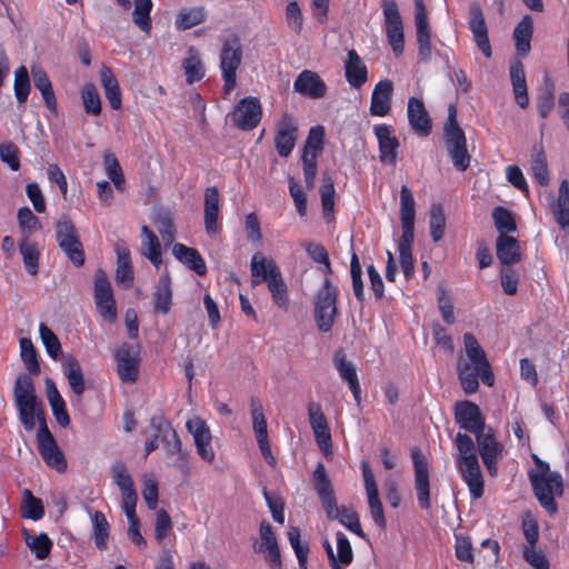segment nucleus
<instances>
[{"label":"nucleus","instance_id":"25","mask_svg":"<svg viewBox=\"0 0 569 569\" xmlns=\"http://www.w3.org/2000/svg\"><path fill=\"white\" fill-rule=\"evenodd\" d=\"M327 89V84L321 77L311 70L301 71L293 82V90L296 92L311 99L323 98Z\"/></svg>","mask_w":569,"mask_h":569},{"label":"nucleus","instance_id":"58","mask_svg":"<svg viewBox=\"0 0 569 569\" xmlns=\"http://www.w3.org/2000/svg\"><path fill=\"white\" fill-rule=\"evenodd\" d=\"M81 99L86 113L99 116L101 113V100L93 83H86L81 89Z\"/></svg>","mask_w":569,"mask_h":569},{"label":"nucleus","instance_id":"28","mask_svg":"<svg viewBox=\"0 0 569 569\" xmlns=\"http://www.w3.org/2000/svg\"><path fill=\"white\" fill-rule=\"evenodd\" d=\"M496 254L502 267H512L522 259L521 247L512 236H498L496 239Z\"/></svg>","mask_w":569,"mask_h":569},{"label":"nucleus","instance_id":"63","mask_svg":"<svg viewBox=\"0 0 569 569\" xmlns=\"http://www.w3.org/2000/svg\"><path fill=\"white\" fill-rule=\"evenodd\" d=\"M337 540V553L335 555V560L338 563H342L343 566H349L353 561V550L348 537L338 531L336 533Z\"/></svg>","mask_w":569,"mask_h":569},{"label":"nucleus","instance_id":"48","mask_svg":"<svg viewBox=\"0 0 569 569\" xmlns=\"http://www.w3.org/2000/svg\"><path fill=\"white\" fill-rule=\"evenodd\" d=\"M22 261L28 273L36 276L39 270L40 251L38 244L24 237L18 244Z\"/></svg>","mask_w":569,"mask_h":569},{"label":"nucleus","instance_id":"27","mask_svg":"<svg viewBox=\"0 0 569 569\" xmlns=\"http://www.w3.org/2000/svg\"><path fill=\"white\" fill-rule=\"evenodd\" d=\"M393 83L389 79L380 80L373 88L370 101V113L377 117H385L391 109Z\"/></svg>","mask_w":569,"mask_h":569},{"label":"nucleus","instance_id":"50","mask_svg":"<svg viewBox=\"0 0 569 569\" xmlns=\"http://www.w3.org/2000/svg\"><path fill=\"white\" fill-rule=\"evenodd\" d=\"M492 220L498 231V236H509L517 231L515 216L505 207H496L492 211Z\"/></svg>","mask_w":569,"mask_h":569},{"label":"nucleus","instance_id":"5","mask_svg":"<svg viewBox=\"0 0 569 569\" xmlns=\"http://www.w3.org/2000/svg\"><path fill=\"white\" fill-rule=\"evenodd\" d=\"M252 286L267 282L272 301L282 310L289 308L288 287L274 260L267 259L262 252H256L250 262Z\"/></svg>","mask_w":569,"mask_h":569},{"label":"nucleus","instance_id":"40","mask_svg":"<svg viewBox=\"0 0 569 569\" xmlns=\"http://www.w3.org/2000/svg\"><path fill=\"white\" fill-rule=\"evenodd\" d=\"M31 74L34 87L41 92L46 107L50 111L57 112V99L47 72L41 67H32Z\"/></svg>","mask_w":569,"mask_h":569},{"label":"nucleus","instance_id":"3","mask_svg":"<svg viewBox=\"0 0 569 569\" xmlns=\"http://www.w3.org/2000/svg\"><path fill=\"white\" fill-rule=\"evenodd\" d=\"M13 397L19 420L26 431H32L36 421L39 425L38 430L48 429L46 411L41 400L37 397L34 383L30 376L21 373L17 377Z\"/></svg>","mask_w":569,"mask_h":569},{"label":"nucleus","instance_id":"45","mask_svg":"<svg viewBox=\"0 0 569 569\" xmlns=\"http://www.w3.org/2000/svg\"><path fill=\"white\" fill-rule=\"evenodd\" d=\"M479 455L481 459L485 458H501L502 445L497 440L491 428L486 432L481 431L476 436Z\"/></svg>","mask_w":569,"mask_h":569},{"label":"nucleus","instance_id":"55","mask_svg":"<svg viewBox=\"0 0 569 569\" xmlns=\"http://www.w3.org/2000/svg\"><path fill=\"white\" fill-rule=\"evenodd\" d=\"M21 516L33 521H38L44 516V508L41 499L34 497L29 489L23 490Z\"/></svg>","mask_w":569,"mask_h":569},{"label":"nucleus","instance_id":"61","mask_svg":"<svg viewBox=\"0 0 569 569\" xmlns=\"http://www.w3.org/2000/svg\"><path fill=\"white\" fill-rule=\"evenodd\" d=\"M39 333L47 353L53 359H59L62 353L61 343L56 333L44 323H40Z\"/></svg>","mask_w":569,"mask_h":569},{"label":"nucleus","instance_id":"41","mask_svg":"<svg viewBox=\"0 0 569 569\" xmlns=\"http://www.w3.org/2000/svg\"><path fill=\"white\" fill-rule=\"evenodd\" d=\"M62 372L66 376L68 383L74 395L81 397L84 393L86 385L79 361L69 356L62 362Z\"/></svg>","mask_w":569,"mask_h":569},{"label":"nucleus","instance_id":"12","mask_svg":"<svg viewBox=\"0 0 569 569\" xmlns=\"http://www.w3.org/2000/svg\"><path fill=\"white\" fill-rule=\"evenodd\" d=\"M411 458L413 465V485L417 495V502L422 510H428L431 507L429 466L425 456L418 448H413L411 450Z\"/></svg>","mask_w":569,"mask_h":569},{"label":"nucleus","instance_id":"15","mask_svg":"<svg viewBox=\"0 0 569 569\" xmlns=\"http://www.w3.org/2000/svg\"><path fill=\"white\" fill-rule=\"evenodd\" d=\"M455 421L463 430L477 436L486 428L485 417L479 406L469 400L455 403Z\"/></svg>","mask_w":569,"mask_h":569},{"label":"nucleus","instance_id":"35","mask_svg":"<svg viewBox=\"0 0 569 569\" xmlns=\"http://www.w3.org/2000/svg\"><path fill=\"white\" fill-rule=\"evenodd\" d=\"M99 78L110 107L119 110L122 104L121 90L111 68L103 64L99 70Z\"/></svg>","mask_w":569,"mask_h":569},{"label":"nucleus","instance_id":"43","mask_svg":"<svg viewBox=\"0 0 569 569\" xmlns=\"http://www.w3.org/2000/svg\"><path fill=\"white\" fill-rule=\"evenodd\" d=\"M204 7L182 8L176 16L174 27L179 31L189 30L206 21Z\"/></svg>","mask_w":569,"mask_h":569},{"label":"nucleus","instance_id":"10","mask_svg":"<svg viewBox=\"0 0 569 569\" xmlns=\"http://www.w3.org/2000/svg\"><path fill=\"white\" fill-rule=\"evenodd\" d=\"M385 29L389 44L396 56L405 50L403 23L396 0H381Z\"/></svg>","mask_w":569,"mask_h":569},{"label":"nucleus","instance_id":"60","mask_svg":"<svg viewBox=\"0 0 569 569\" xmlns=\"http://www.w3.org/2000/svg\"><path fill=\"white\" fill-rule=\"evenodd\" d=\"M20 349H21V359L26 365V368L30 372V375H39L40 373V365L38 361L37 350L34 349L32 341L28 338H22L20 340Z\"/></svg>","mask_w":569,"mask_h":569},{"label":"nucleus","instance_id":"57","mask_svg":"<svg viewBox=\"0 0 569 569\" xmlns=\"http://www.w3.org/2000/svg\"><path fill=\"white\" fill-rule=\"evenodd\" d=\"M103 162L108 178L113 182L116 189L122 192L124 190L126 180L118 159L112 153H104Z\"/></svg>","mask_w":569,"mask_h":569},{"label":"nucleus","instance_id":"7","mask_svg":"<svg viewBox=\"0 0 569 569\" xmlns=\"http://www.w3.org/2000/svg\"><path fill=\"white\" fill-rule=\"evenodd\" d=\"M339 289L330 278H325L313 297V318L320 332L331 331L338 316Z\"/></svg>","mask_w":569,"mask_h":569},{"label":"nucleus","instance_id":"23","mask_svg":"<svg viewBox=\"0 0 569 569\" xmlns=\"http://www.w3.org/2000/svg\"><path fill=\"white\" fill-rule=\"evenodd\" d=\"M407 117L411 129L419 137H428L432 130V120L421 99L410 97L407 104Z\"/></svg>","mask_w":569,"mask_h":569},{"label":"nucleus","instance_id":"37","mask_svg":"<svg viewBox=\"0 0 569 569\" xmlns=\"http://www.w3.org/2000/svg\"><path fill=\"white\" fill-rule=\"evenodd\" d=\"M556 222L562 230H569V182L563 179L558 189V197L551 203Z\"/></svg>","mask_w":569,"mask_h":569},{"label":"nucleus","instance_id":"53","mask_svg":"<svg viewBox=\"0 0 569 569\" xmlns=\"http://www.w3.org/2000/svg\"><path fill=\"white\" fill-rule=\"evenodd\" d=\"M430 236L435 242L443 238L446 229V216L442 204L433 203L429 212Z\"/></svg>","mask_w":569,"mask_h":569},{"label":"nucleus","instance_id":"22","mask_svg":"<svg viewBox=\"0 0 569 569\" xmlns=\"http://www.w3.org/2000/svg\"><path fill=\"white\" fill-rule=\"evenodd\" d=\"M259 535L261 541L259 546L256 547V551L263 553L264 560L271 569H281L280 549L272 526L263 520L259 527Z\"/></svg>","mask_w":569,"mask_h":569},{"label":"nucleus","instance_id":"56","mask_svg":"<svg viewBox=\"0 0 569 569\" xmlns=\"http://www.w3.org/2000/svg\"><path fill=\"white\" fill-rule=\"evenodd\" d=\"M288 540L292 547L298 560L300 569H307L309 545L301 541L300 529L298 527H290L288 530Z\"/></svg>","mask_w":569,"mask_h":569},{"label":"nucleus","instance_id":"34","mask_svg":"<svg viewBox=\"0 0 569 569\" xmlns=\"http://www.w3.org/2000/svg\"><path fill=\"white\" fill-rule=\"evenodd\" d=\"M46 392L47 399L51 407L52 415L61 427H68L70 423V417L66 408V402L61 397L59 390L56 387L54 381L51 378L46 379Z\"/></svg>","mask_w":569,"mask_h":569},{"label":"nucleus","instance_id":"18","mask_svg":"<svg viewBox=\"0 0 569 569\" xmlns=\"http://www.w3.org/2000/svg\"><path fill=\"white\" fill-rule=\"evenodd\" d=\"M186 428L193 437L196 450L199 457L203 461L212 463L214 461L216 453L211 446V431L206 421L200 417H193L186 422Z\"/></svg>","mask_w":569,"mask_h":569},{"label":"nucleus","instance_id":"49","mask_svg":"<svg viewBox=\"0 0 569 569\" xmlns=\"http://www.w3.org/2000/svg\"><path fill=\"white\" fill-rule=\"evenodd\" d=\"M152 8V0H134L132 21L141 31L146 33H150L152 29V20L150 16Z\"/></svg>","mask_w":569,"mask_h":569},{"label":"nucleus","instance_id":"38","mask_svg":"<svg viewBox=\"0 0 569 569\" xmlns=\"http://www.w3.org/2000/svg\"><path fill=\"white\" fill-rule=\"evenodd\" d=\"M533 34V20L530 14H526L517 23L513 30V40L517 53L526 57L531 49V38Z\"/></svg>","mask_w":569,"mask_h":569},{"label":"nucleus","instance_id":"64","mask_svg":"<svg viewBox=\"0 0 569 569\" xmlns=\"http://www.w3.org/2000/svg\"><path fill=\"white\" fill-rule=\"evenodd\" d=\"M523 559L535 569H549L550 563L540 549H536V545H525L522 548Z\"/></svg>","mask_w":569,"mask_h":569},{"label":"nucleus","instance_id":"24","mask_svg":"<svg viewBox=\"0 0 569 569\" xmlns=\"http://www.w3.org/2000/svg\"><path fill=\"white\" fill-rule=\"evenodd\" d=\"M332 362L339 373V377L347 382L355 401L359 405L361 401V386L356 366L351 361L347 360L346 352L342 349L335 351Z\"/></svg>","mask_w":569,"mask_h":569},{"label":"nucleus","instance_id":"33","mask_svg":"<svg viewBox=\"0 0 569 569\" xmlns=\"http://www.w3.org/2000/svg\"><path fill=\"white\" fill-rule=\"evenodd\" d=\"M153 311L160 315H168L172 307V288L169 274H163L152 292Z\"/></svg>","mask_w":569,"mask_h":569},{"label":"nucleus","instance_id":"30","mask_svg":"<svg viewBox=\"0 0 569 569\" xmlns=\"http://www.w3.org/2000/svg\"><path fill=\"white\" fill-rule=\"evenodd\" d=\"M172 253L179 262L194 271L198 276L207 273L206 261L197 249L177 242L172 247Z\"/></svg>","mask_w":569,"mask_h":569},{"label":"nucleus","instance_id":"19","mask_svg":"<svg viewBox=\"0 0 569 569\" xmlns=\"http://www.w3.org/2000/svg\"><path fill=\"white\" fill-rule=\"evenodd\" d=\"M298 139V124L293 117L289 113H283L277 124L274 134V148L281 158H288Z\"/></svg>","mask_w":569,"mask_h":569},{"label":"nucleus","instance_id":"39","mask_svg":"<svg viewBox=\"0 0 569 569\" xmlns=\"http://www.w3.org/2000/svg\"><path fill=\"white\" fill-rule=\"evenodd\" d=\"M116 253V281L119 284H122L126 289H129L132 287L134 280L130 251L127 247L117 246Z\"/></svg>","mask_w":569,"mask_h":569},{"label":"nucleus","instance_id":"32","mask_svg":"<svg viewBox=\"0 0 569 569\" xmlns=\"http://www.w3.org/2000/svg\"><path fill=\"white\" fill-rule=\"evenodd\" d=\"M509 72L515 100L520 108L526 109L529 106V97L522 62L520 60H515L510 64Z\"/></svg>","mask_w":569,"mask_h":569},{"label":"nucleus","instance_id":"13","mask_svg":"<svg viewBox=\"0 0 569 569\" xmlns=\"http://www.w3.org/2000/svg\"><path fill=\"white\" fill-rule=\"evenodd\" d=\"M443 141L453 167L458 171H466L470 167L471 157L467 149V138L462 128L443 130Z\"/></svg>","mask_w":569,"mask_h":569},{"label":"nucleus","instance_id":"46","mask_svg":"<svg viewBox=\"0 0 569 569\" xmlns=\"http://www.w3.org/2000/svg\"><path fill=\"white\" fill-rule=\"evenodd\" d=\"M182 68L188 84L198 82L204 77V67L196 48L188 49V57L183 59Z\"/></svg>","mask_w":569,"mask_h":569},{"label":"nucleus","instance_id":"52","mask_svg":"<svg viewBox=\"0 0 569 569\" xmlns=\"http://www.w3.org/2000/svg\"><path fill=\"white\" fill-rule=\"evenodd\" d=\"M154 224L161 234L163 242L166 244H171L176 238V227L172 214L166 209L158 210L154 216Z\"/></svg>","mask_w":569,"mask_h":569},{"label":"nucleus","instance_id":"36","mask_svg":"<svg viewBox=\"0 0 569 569\" xmlns=\"http://www.w3.org/2000/svg\"><path fill=\"white\" fill-rule=\"evenodd\" d=\"M416 202L411 190L406 186L400 189V221L402 233H415Z\"/></svg>","mask_w":569,"mask_h":569},{"label":"nucleus","instance_id":"9","mask_svg":"<svg viewBox=\"0 0 569 569\" xmlns=\"http://www.w3.org/2000/svg\"><path fill=\"white\" fill-rule=\"evenodd\" d=\"M56 238L60 249L68 259L76 266L84 264L83 246L77 234V230L72 221L68 218L57 221Z\"/></svg>","mask_w":569,"mask_h":569},{"label":"nucleus","instance_id":"29","mask_svg":"<svg viewBox=\"0 0 569 569\" xmlns=\"http://www.w3.org/2000/svg\"><path fill=\"white\" fill-rule=\"evenodd\" d=\"M345 77L350 87L355 89H360L368 80V68L353 49L347 53Z\"/></svg>","mask_w":569,"mask_h":569},{"label":"nucleus","instance_id":"31","mask_svg":"<svg viewBox=\"0 0 569 569\" xmlns=\"http://www.w3.org/2000/svg\"><path fill=\"white\" fill-rule=\"evenodd\" d=\"M220 193L217 187H208L204 191V228L213 234L219 230Z\"/></svg>","mask_w":569,"mask_h":569},{"label":"nucleus","instance_id":"16","mask_svg":"<svg viewBox=\"0 0 569 569\" xmlns=\"http://www.w3.org/2000/svg\"><path fill=\"white\" fill-rule=\"evenodd\" d=\"M38 451L42 457L46 465L58 472H63L67 469V461L63 452L57 445L52 433L48 429L37 430Z\"/></svg>","mask_w":569,"mask_h":569},{"label":"nucleus","instance_id":"8","mask_svg":"<svg viewBox=\"0 0 569 569\" xmlns=\"http://www.w3.org/2000/svg\"><path fill=\"white\" fill-rule=\"evenodd\" d=\"M242 62L240 38L232 34L223 41L220 51V70L223 80V94L228 96L237 86V70Z\"/></svg>","mask_w":569,"mask_h":569},{"label":"nucleus","instance_id":"4","mask_svg":"<svg viewBox=\"0 0 569 569\" xmlns=\"http://www.w3.org/2000/svg\"><path fill=\"white\" fill-rule=\"evenodd\" d=\"M532 460L537 468L536 471L529 472L533 495L540 506L550 516H553L558 511L556 498H561L563 495V478L561 473L550 471L549 463L541 460L537 455L532 456Z\"/></svg>","mask_w":569,"mask_h":569},{"label":"nucleus","instance_id":"59","mask_svg":"<svg viewBox=\"0 0 569 569\" xmlns=\"http://www.w3.org/2000/svg\"><path fill=\"white\" fill-rule=\"evenodd\" d=\"M13 90L16 99L19 103L27 101L31 86L28 70L24 66L19 67L14 72Z\"/></svg>","mask_w":569,"mask_h":569},{"label":"nucleus","instance_id":"54","mask_svg":"<svg viewBox=\"0 0 569 569\" xmlns=\"http://www.w3.org/2000/svg\"><path fill=\"white\" fill-rule=\"evenodd\" d=\"M250 411L252 417V427L256 439L268 437V423L264 417L263 407L258 398L252 397L250 400Z\"/></svg>","mask_w":569,"mask_h":569},{"label":"nucleus","instance_id":"44","mask_svg":"<svg viewBox=\"0 0 569 569\" xmlns=\"http://www.w3.org/2000/svg\"><path fill=\"white\" fill-rule=\"evenodd\" d=\"M141 234L142 254L148 258L156 268H158L162 262L160 241L148 226H143L141 228Z\"/></svg>","mask_w":569,"mask_h":569},{"label":"nucleus","instance_id":"14","mask_svg":"<svg viewBox=\"0 0 569 569\" xmlns=\"http://www.w3.org/2000/svg\"><path fill=\"white\" fill-rule=\"evenodd\" d=\"M117 372L122 382L134 383L139 377L140 348L122 343L114 352Z\"/></svg>","mask_w":569,"mask_h":569},{"label":"nucleus","instance_id":"17","mask_svg":"<svg viewBox=\"0 0 569 569\" xmlns=\"http://www.w3.org/2000/svg\"><path fill=\"white\" fill-rule=\"evenodd\" d=\"M360 468L372 520L383 530L386 529L387 521L373 472L368 461H362Z\"/></svg>","mask_w":569,"mask_h":569},{"label":"nucleus","instance_id":"2","mask_svg":"<svg viewBox=\"0 0 569 569\" xmlns=\"http://www.w3.org/2000/svg\"><path fill=\"white\" fill-rule=\"evenodd\" d=\"M313 489L319 497L325 513L329 520H338L348 530L358 537L366 539V533L361 528L359 515L352 507L337 505V499L329 479L326 467L322 462H318L312 475Z\"/></svg>","mask_w":569,"mask_h":569},{"label":"nucleus","instance_id":"62","mask_svg":"<svg viewBox=\"0 0 569 569\" xmlns=\"http://www.w3.org/2000/svg\"><path fill=\"white\" fill-rule=\"evenodd\" d=\"M93 292H94V300H106L113 297V290L111 287V283L109 281V278L107 276V272L99 268L94 272L93 278Z\"/></svg>","mask_w":569,"mask_h":569},{"label":"nucleus","instance_id":"42","mask_svg":"<svg viewBox=\"0 0 569 569\" xmlns=\"http://www.w3.org/2000/svg\"><path fill=\"white\" fill-rule=\"evenodd\" d=\"M415 233H401L398 241L400 267L406 279H410L415 273V264L412 257V244Z\"/></svg>","mask_w":569,"mask_h":569},{"label":"nucleus","instance_id":"47","mask_svg":"<svg viewBox=\"0 0 569 569\" xmlns=\"http://www.w3.org/2000/svg\"><path fill=\"white\" fill-rule=\"evenodd\" d=\"M23 538L37 559L44 560L49 557L53 543L47 533L30 535L27 529H23Z\"/></svg>","mask_w":569,"mask_h":569},{"label":"nucleus","instance_id":"51","mask_svg":"<svg viewBox=\"0 0 569 569\" xmlns=\"http://www.w3.org/2000/svg\"><path fill=\"white\" fill-rule=\"evenodd\" d=\"M94 545L99 550H104L108 546L110 526L102 511L96 510L92 515Z\"/></svg>","mask_w":569,"mask_h":569},{"label":"nucleus","instance_id":"11","mask_svg":"<svg viewBox=\"0 0 569 569\" xmlns=\"http://www.w3.org/2000/svg\"><path fill=\"white\" fill-rule=\"evenodd\" d=\"M262 118V108L258 98L248 96L239 100L230 113L231 123L243 131L254 129Z\"/></svg>","mask_w":569,"mask_h":569},{"label":"nucleus","instance_id":"26","mask_svg":"<svg viewBox=\"0 0 569 569\" xmlns=\"http://www.w3.org/2000/svg\"><path fill=\"white\" fill-rule=\"evenodd\" d=\"M373 132L378 140L380 160L396 166L399 140L391 134V127L385 123L376 124Z\"/></svg>","mask_w":569,"mask_h":569},{"label":"nucleus","instance_id":"21","mask_svg":"<svg viewBox=\"0 0 569 569\" xmlns=\"http://www.w3.org/2000/svg\"><path fill=\"white\" fill-rule=\"evenodd\" d=\"M469 29L473 36L477 48L486 58L492 56V49L488 34V27L480 4L471 3L469 7Z\"/></svg>","mask_w":569,"mask_h":569},{"label":"nucleus","instance_id":"6","mask_svg":"<svg viewBox=\"0 0 569 569\" xmlns=\"http://www.w3.org/2000/svg\"><path fill=\"white\" fill-rule=\"evenodd\" d=\"M455 445L459 452L456 462L461 478L468 486L470 496L480 499L485 492V482L473 440L467 433L458 432Z\"/></svg>","mask_w":569,"mask_h":569},{"label":"nucleus","instance_id":"1","mask_svg":"<svg viewBox=\"0 0 569 569\" xmlns=\"http://www.w3.org/2000/svg\"><path fill=\"white\" fill-rule=\"evenodd\" d=\"M463 345L468 361H459L457 366L458 379L462 390L467 395L476 393L479 388V378L486 386L492 387L495 375L491 365L475 335L466 332Z\"/></svg>","mask_w":569,"mask_h":569},{"label":"nucleus","instance_id":"20","mask_svg":"<svg viewBox=\"0 0 569 569\" xmlns=\"http://www.w3.org/2000/svg\"><path fill=\"white\" fill-rule=\"evenodd\" d=\"M415 20L419 58L429 62L432 57L431 33L422 0H415Z\"/></svg>","mask_w":569,"mask_h":569}]
</instances>
